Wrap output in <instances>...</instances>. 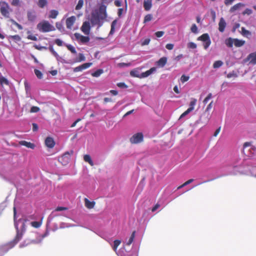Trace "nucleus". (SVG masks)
<instances>
[{
  "instance_id": "nucleus-1",
  "label": "nucleus",
  "mask_w": 256,
  "mask_h": 256,
  "mask_svg": "<svg viewBox=\"0 0 256 256\" xmlns=\"http://www.w3.org/2000/svg\"><path fill=\"white\" fill-rule=\"evenodd\" d=\"M22 234L18 232L14 240L2 246L0 248V250L3 252H6L10 249L12 248L22 239Z\"/></svg>"
},
{
  "instance_id": "nucleus-2",
  "label": "nucleus",
  "mask_w": 256,
  "mask_h": 256,
  "mask_svg": "<svg viewBox=\"0 0 256 256\" xmlns=\"http://www.w3.org/2000/svg\"><path fill=\"white\" fill-rule=\"evenodd\" d=\"M36 28L40 32H48L56 30L54 26L47 20L40 22L37 24Z\"/></svg>"
},
{
  "instance_id": "nucleus-3",
  "label": "nucleus",
  "mask_w": 256,
  "mask_h": 256,
  "mask_svg": "<svg viewBox=\"0 0 256 256\" xmlns=\"http://www.w3.org/2000/svg\"><path fill=\"white\" fill-rule=\"evenodd\" d=\"M243 152L248 157L256 155V148L252 146L250 142H246L243 146Z\"/></svg>"
},
{
  "instance_id": "nucleus-4",
  "label": "nucleus",
  "mask_w": 256,
  "mask_h": 256,
  "mask_svg": "<svg viewBox=\"0 0 256 256\" xmlns=\"http://www.w3.org/2000/svg\"><path fill=\"white\" fill-rule=\"evenodd\" d=\"M104 20L100 18V16L96 13L92 15L90 22L92 25H98V27H100L102 25V21Z\"/></svg>"
},
{
  "instance_id": "nucleus-5",
  "label": "nucleus",
  "mask_w": 256,
  "mask_h": 256,
  "mask_svg": "<svg viewBox=\"0 0 256 256\" xmlns=\"http://www.w3.org/2000/svg\"><path fill=\"white\" fill-rule=\"evenodd\" d=\"M73 154V152L72 150L70 152H66L62 156L58 158V161L62 165H66L70 160V156Z\"/></svg>"
},
{
  "instance_id": "nucleus-6",
  "label": "nucleus",
  "mask_w": 256,
  "mask_h": 256,
  "mask_svg": "<svg viewBox=\"0 0 256 256\" xmlns=\"http://www.w3.org/2000/svg\"><path fill=\"white\" fill-rule=\"evenodd\" d=\"M198 40L204 42V47L206 50L211 44V41L208 34H204L198 38Z\"/></svg>"
},
{
  "instance_id": "nucleus-7",
  "label": "nucleus",
  "mask_w": 256,
  "mask_h": 256,
  "mask_svg": "<svg viewBox=\"0 0 256 256\" xmlns=\"http://www.w3.org/2000/svg\"><path fill=\"white\" fill-rule=\"evenodd\" d=\"M143 134L141 132L137 133L134 134L130 138V142L132 144H138L140 142L143 140Z\"/></svg>"
},
{
  "instance_id": "nucleus-8",
  "label": "nucleus",
  "mask_w": 256,
  "mask_h": 256,
  "mask_svg": "<svg viewBox=\"0 0 256 256\" xmlns=\"http://www.w3.org/2000/svg\"><path fill=\"white\" fill-rule=\"evenodd\" d=\"M210 117L211 116L210 114L208 112L205 111L200 116L199 122L202 124H206L208 123Z\"/></svg>"
},
{
  "instance_id": "nucleus-9",
  "label": "nucleus",
  "mask_w": 256,
  "mask_h": 256,
  "mask_svg": "<svg viewBox=\"0 0 256 256\" xmlns=\"http://www.w3.org/2000/svg\"><path fill=\"white\" fill-rule=\"evenodd\" d=\"M97 14L100 16L101 18L105 20L107 17L106 6L102 4H101L99 7Z\"/></svg>"
},
{
  "instance_id": "nucleus-10",
  "label": "nucleus",
  "mask_w": 256,
  "mask_h": 256,
  "mask_svg": "<svg viewBox=\"0 0 256 256\" xmlns=\"http://www.w3.org/2000/svg\"><path fill=\"white\" fill-rule=\"evenodd\" d=\"M74 36L77 40L82 44H85L90 41V38L88 36H84L78 33H75Z\"/></svg>"
},
{
  "instance_id": "nucleus-11",
  "label": "nucleus",
  "mask_w": 256,
  "mask_h": 256,
  "mask_svg": "<svg viewBox=\"0 0 256 256\" xmlns=\"http://www.w3.org/2000/svg\"><path fill=\"white\" fill-rule=\"evenodd\" d=\"M92 65V62L84 63L80 66L76 67L74 68V72H75L82 71L90 67Z\"/></svg>"
},
{
  "instance_id": "nucleus-12",
  "label": "nucleus",
  "mask_w": 256,
  "mask_h": 256,
  "mask_svg": "<svg viewBox=\"0 0 256 256\" xmlns=\"http://www.w3.org/2000/svg\"><path fill=\"white\" fill-rule=\"evenodd\" d=\"M82 31L85 34H88L90 30V26L88 22H84L81 27Z\"/></svg>"
},
{
  "instance_id": "nucleus-13",
  "label": "nucleus",
  "mask_w": 256,
  "mask_h": 256,
  "mask_svg": "<svg viewBox=\"0 0 256 256\" xmlns=\"http://www.w3.org/2000/svg\"><path fill=\"white\" fill-rule=\"evenodd\" d=\"M76 20V17L72 16L66 20V26L67 28L72 29V26Z\"/></svg>"
},
{
  "instance_id": "nucleus-14",
  "label": "nucleus",
  "mask_w": 256,
  "mask_h": 256,
  "mask_svg": "<svg viewBox=\"0 0 256 256\" xmlns=\"http://www.w3.org/2000/svg\"><path fill=\"white\" fill-rule=\"evenodd\" d=\"M226 25V24L224 19L223 18H221L218 22V30L221 32H223L224 31Z\"/></svg>"
},
{
  "instance_id": "nucleus-15",
  "label": "nucleus",
  "mask_w": 256,
  "mask_h": 256,
  "mask_svg": "<svg viewBox=\"0 0 256 256\" xmlns=\"http://www.w3.org/2000/svg\"><path fill=\"white\" fill-rule=\"evenodd\" d=\"M45 144L49 148H53L55 145V142L53 138L48 137L45 140Z\"/></svg>"
},
{
  "instance_id": "nucleus-16",
  "label": "nucleus",
  "mask_w": 256,
  "mask_h": 256,
  "mask_svg": "<svg viewBox=\"0 0 256 256\" xmlns=\"http://www.w3.org/2000/svg\"><path fill=\"white\" fill-rule=\"evenodd\" d=\"M8 6L6 4L0 7V12L2 16L6 17H8L9 12H8Z\"/></svg>"
},
{
  "instance_id": "nucleus-17",
  "label": "nucleus",
  "mask_w": 256,
  "mask_h": 256,
  "mask_svg": "<svg viewBox=\"0 0 256 256\" xmlns=\"http://www.w3.org/2000/svg\"><path fill=\"white\" fill-rule=\"evenodd\" d=\"M244 6V4L241 2L238 3L236 4H234V6H232L230 8V9L229 12L230 13H234L236 11L238 10L241 7H242Z\"/></svg>"
},
{
  "instance_id": "nucleus-18",
  "label": "nucleus",
  "mask_w": 256,
  "mask_h": 256,
  "mask_svg": "<svg viewBox=\"0 0 256 256\" xmlns=\"http://www.w3.org/2000/svg\"><path fill=\"white\" fill-rule=\"evenodd\" d=\"M156 70L155 67L150 68L149 70L141 74V78L148 76Z\"/></svg>"
},
{
  "instance_id": "nucleus-19",
  "label": "nucleus",
  "mask_w": 256,
  "mask_h": 256,
  "mask_svg": "<svg viewBox=\"0 0 256 256\" xmlns=\"http://www.w3.org/2000/svg\"><path fill=\"white\" fill-rule=\"evenodd\" d=\"M19 144L22 146H25L28 148H30L32 149H34L35 147V145L34 144L30 142H26V140L20 141Z\"/></svg>"
},
{
  "instance_id": "nucleus-20",
  "label": "nucleus",
  "mask_w": 256,
  "mask_h": 256,
  "mask_svg": "<svg viewBox=\"0 0 256 256\" xmlns=\"http://www.w3.org/2000/svg\"><path fill=\"white\" fill-rule=\"evenodd\" d=\"M84 204H85V206L88 208L91 209L94 207V206L95 205V202H90L88 198H84Z\"/></svg>"
},
{
  "instance_id": "nucleus-21",
  "label": "nucleus",
  "mask_w": 256,
  "mask_h": 256,
  "mask_svg": "<svg viewBox=\"0 0 256 256\" xmlns=\"http://www.w3.org/2000/svg\"><path fill=\"white\" fill-rule=\"evenodd\" d=\"M248 58L250 60V62L252 64H256V52L250 54Z\"/></svg>"
},
{
  "instance_id": "nucleus-22",
  "label": "nucleus",
  "mask_w": 256,
  "mask_h": 256,
  "mask_svg": "<svg viewBox=\"0 0 256 256\" xmlns=\"http://www.w3.org/2000/svg\"><path fill=\"white\" fill-rule=\"evenodd\" d=\"M152 0H146L144 1V7L146 10L148 11L150 9L152 6Z\"/></svg>"
},
{
  "instance_id": "nucleus-23",
  "label": "nucleus",
  "mask_w": 256,
  "mask_h": 256,
  "mask_svg": "<svg viewBox=\"0 0 256 256\" xmlns=\"http://www.w3.org/2000/svg\"><path fill=\"white\" fill-rule=\"evenodd\" d=\"M167 62V58L166 57H162L161 58L158 62H157V64L160 66L163 67L164 66Z\"/></svg>"
},
{
  "instance_id": "nucleus-24",
  "label": "nucleus",
  "mask_w": 256,
  "mask_h": 256,
  "mask_svg": "<svg viewBox=\"0 0 256 256\" xmlns=\"http://www.w3.org/2000/svg\"><path fill=\"white\" fill-rule=\"evenodd\" d=\"M130 75L133 77L141 78V74H140L138 69H134L130 72Z\"/></svg>"
},
{
  "instance_id": "nucleus-25",
  "label": "nucleus",
  "mask_w": 256,
  "mask_h": 256,
  "mask_svg": "<svg viewBox=\"0 0 256 256\" xmlns=\"http://www.w3.org/2000/svg\"><path fill=\"white\" fill-rule=\"evenodd\" d=\"M58 14V10H51L50 11V14H49L48 18H49L54 19L57 17Z\"/></svg>"
},
{
  "instance_id": "nucleus-26",
  "label": "nucleus",
  "mask_w": 256,
  "mask_h": 256,
  "mask_svg": "<svg viewBox=\"0 0 256 256\" xmlns=\"http://www.w3.org/2000/svg\"><path fill=\"white\" fill-rule=\"evenodd\" d=\"M28 18L29 21L34 22L36 18V16L34 12H28Z\"/></svg>"
},
{
  "instance_id": "nucleus-27",
  "label": "nucleus",
  "mask_w": 256,
  "mask_h": 256,
  "mask_svg": "<svg viewBox=\"0 0 256 256\" xmlns=\"http://www.w3.org/2000/svg\"><path fill=\"white\" fill-rule=\"evenodd\" d=\"M245 43V41L240 40L237 38L234 39V44L236 47H240L242 46Z\"/></svg>"
},
{
  "instance_id": "nucleus-28",
  "label": "nucleus",
  "mask_w": 256,
  "mask_h": 256,
  "mask_svg": "<svg viewBox=\"0 0 256 256\" xmlns=\"http://www.w3.org/2000/svg\"><path fill=\"white\" fill-rule=\"evenodd\" d=\"M48 4L47 0H38V6L40 8H44L47 6Z\"/></svg>"
},
{
  "instance_id": "nucleus-29",
  "label": "nucleus",
  "mask_w": 256,
  "mask_h": 256,
  "mask_svg": "<svg viewBox=\"0 0 256 256\" xmlns=\"http://www.w3.org/2000/svg\"><path fill=\"white\" fill-rule=\"evenodd\" d=\"M234 42V39L229 38L225 40L226 44L229 48H232Z\"/></svg>"
},
{
  "instance_id": "nucleus-30",
  "label": "nucleus",
  "mask_w": 256,
  "mask_h": 256,
  "mask_svg": "<svg viewBox=\"0 0 256 256\" xmlns=\"http://www.w3.org/2000/svg\"><path fill=\"white\" fill-rule=\"evenodd\" d=\"M84 160L86 162H88L90 166H94V162L90 155L86 154L84 156Z\"/></svg>"
},
{
  "instance_id": "nucleus-31",
  "label": "nucleus",
  "mask_w": 256,
  "mask_h": 256,
  "mask_svg": "<svg viewBox=\"0 0 256 256\" xmlns=\"http://www.w3.org/2000/svg\"><path fill=\"white\" fill-rule=\"evenodd\" d=\"M0 84L2 86H3L4 84L8 86L9 84V82L6 78L3 76H0Z\"/></svg>"
},
{
  "instance_id": "nucleus-32",
  "label": "nucleus",
  "mask_w": 256,
  "mask_h": 256,
  "mask_svg": "<svg viewBox=\"0 0 256 256\" xmlns=\"http://www.w3.org/2000/svg\"><path fill=\"white\" fill-rule=\"evenodd\" d=\"M42 224V221H40V222L34 221V222H30V225L34 228H40Z\"/></svg>"
},
{
  "instance_id": "nucleus-33",
  "label": "nucleus",
  "mask_w": 256,
  "mask_h": 256,
  "mask_svg": "<svg viewBox=\"0 0 256 256\" xmlns=\"http://www.w3.org/2000/svg\"><path fill=\"white\" fill-rule=\"evenodd\" d=\"M28 36H27L28 39L30 40L34 41H36L38 38L36 36L32 35L30 31L27 32Z\"/></svg>"
},
{
  "instance_id": "nucleus-34",
  "label": "nucleus",
  "mask_w": 256,
  "mask_h": 256,
  "mask_svg": "<svg viewBox=\"0 0 256 256\" xmlns=\"http://www.w3.org/2000/svg\"><path fill=\"white\" fill-rule=\"evenodd\" d=\"M223 64V62L221 60H216L213 64V68H217L220 67Z\"/></svg>"
},
{
  "instance_id": "nucleus-35",
  "label": "nucleus",
  "mask_w": 256,
  "mask_h": 256,
  "mask_svg": "<svg viewBox=\"0 0 256 256\" xmlns=\"http://www.w3.org/2000/svg\"><path fill=\"white\" fill-rule=\"evenodd\" d=\"M121 243L120 240H116L114 242L113 250L116 252L118 248V247L120 246Z\"/></svg>"
},
{
  "instance_id": "nucleus-36",
  "label": "nucleus",
  "mask_w": 256,
  "mask_h": 256,
  "mask_svg": "<svg viewBox=\"0 0 256 256\" xmlns=\"http://www.w3.org/2000/svg\"><path fill=\"white\" fill-rule=\"evenodd\" d=\"M135 234H136V231H134L132 232L130 237V238L128 242L126 243L127 245L130 246L133 242L134 238L135 237Z\"/></svg>"
},
{
  "instance_id": "nucleus-37",
  "label": "nucleus",
  "mask_w": 256,
  "mask_h": 256,
  "mask_svg": "<svg viewBox=\"0 0 256 256\" xmlns=\"http://www.w3.org/2000/svg\"><path fill=\"white\" fill-rule=\"evenodd\" d=\"M103 72V70L101 69H99L96 70V72L92 74V76L94 77H98Z\"/></svg>"
},
{
  "instance_id": "nucleus-38",
  "label": "nucleus",
  "mask_w": 256,
  "mask_h": 256,
  "mask_svg": "<svg viewBox=\"0 0 256 256\" xmlns=\"http://www.w3.org/2000/svg\"><path fill=\"white\" fill-rule=\"evenodd\" d=\"M34 72L35 74L36 75V76H37V78H39V79L42 78L43 74L40 70H39L37 69H35Z\"/></svg>"
},
{
  "instance_id": "nucleus-39",
  "label": "nucleus",
  "mask_w": 256,
  "mask_h": 256,
  "mask_svg": "<svg viewBox=\"0 0 256 256\" xmlns=\"http://www.w3.org/2000/svg\"><path fill=\"white\" fill-rule=\"evenodd\" d=\"M152 16L151 14H146L144 18V22L146 23L147 22H148L152 20Z\"/></svg>"
},
{
  "instance_id": "nucleus-40",
  "label": "nucleus",
  "mask_w": 256,
  "mask_h": 256,
  "mask_svg": "<svg viewBox=\"0 0 256 256\" xmlns=\"http://www.w3.org/2000/svg\"><path fill=\"white\" fill-rule=\"evenodd\" d=\"M196 103V100L195 98H193L192 100L190 102V108H191V110L192 111L194 109V106Z\"/></svg>"
},
{
  "instance_id": "nucleus-41",
  "label": "nucleus",
  "mask_w": 256,
  "mask_h": 256,
  "mask_svg": "<svg viewBox=\"0 0 256 256\" xmlns=\"http://www.w3.org/2000/svg\"><path fill=\"white\" fill-rule=\"evenodd\" d=\"M116 24V20H114L112 24H111V29H110V34H112L114 32V26H115V25Z\"/></svg>"
},
{
  "instance_id": "nucleus-42",
  "label": "nucleus",
  "mask_w": 256,
  "mask_h": 256,
  "mask_svg": "<svg viewBox=\"0 0 256 256\" xmlns=\"http://www.w3.org/2000/svg\"><path fill=\"white\" fill-rule=\"evenodd\" d=\"M84 4V0H79L77 5L76 6V10H80Z\"/></svg>"
},
{
  "instance_id": "nucleus-43",
  "label": "nucleus",
  "mask_w": 256,
  "mask_h": 256,
  "mask_svg": "<svg viewBox=\"0 0 256 256\" xmlns=\"http://www.w3.org/2000/svg\"><path fill=\"white\" fill-rule=\"evenodd\" d=\"M66 48L68 49L71 52L72 54H76V52L75 48L70 44H66Z\"/></svg>"
},
{
  "instance_id": "nucleus-44",
  "label": "nucleus",
  "mask_w": 256,
  "mask_h": 256,
  "mask_svg": "<svg viewBox=\"0 0 256 256\" xmlns=\"http://www.w3.org/2000/svg\"><path fill=\"white\" fill-rule=\"evenodd\" d=\"M188 47L189 48L191 49H195L196 48V44L193 42H190L188 44Z\"/></svg>"
},
{
  "instance_id": "nucleus-45",
  "label": "nucleus",
  "mask_w": 256,
  "mask_h": 256,
  "mask_svg": "<svg viewBox=\"0 0 256 256\" xmlns=\"http://www.w3.org/2000/svg\"><path fill=\"white\" fill-rule=\"evenodd\" d=\"M40 110V108L38 106H32L30 110V112L32 113L37 112H38Z\"/></svg>"
},
{
  "instance_id": "nucleus-46",
  "label": "nucleus",
  "mask_w": 256,
  "mask_h": 256,
  "mask_svg": "<svg viewBox=\"0 0 256 256\" xmlns=\"http://www.w3.org/2000/svg\"><path fill=\"white\" fill-rule=\"evenodd\" d=\"M190 78V77L188 76H186L184 74H183L182 76L180 78V81L184 83L186 82H187Z\"/></svg>"
},
{
  "instance_id": "nucleus-47",
  "label": "nucleus",
  "mask_w": 256,
  "mask_h": 256,
  "mask_svg": "<svg viewBox=\"0 0 256 256\" xmlns=\"http://www.w3.org/2000/svg\"><path fill=\"white\" fill-rule=\"evenodd\" d=\"M190 30L194 34H197L198 32V28L196 24H192Z\"/></svg>"
},
{
  "instance_id": "nucleus-48",
  "label": "nucleus",
  "mask_w": 256,
  "mask_h": 256,
  "mask_svg": "<svg viewBox=\"0 0 256 256\" xmlns=\"http://www.w3.org/2000/svg\"><path fill=\"white\" fill-rule=\"evenodd\" d=\"M24 88L25 90L26 91V92L28 93L30 91V84H28V82L26 81H25L24 82Z\"/></svg>"
},
{
  "instance_id": "nucleus-49",
  "label": "nucleus",
  "mask_w": 256,
  "mask_h": 256,
  "mask_svg": "<svg viewBox=\"0 0 256 256\" xmlns=\"http://www.w3.org/2000/svg\"><path fill=\"white\" fill-rule=\"evenodd\" d=\"M85 60V57L82 54H79L78 59L76 60V62H81Z\"/></svg>"
},
{
  "instance_id": "nucleus-50",
  "label": "nucleus",
  "mask_w": 256,
  "mask_h": 256,
  "mask_svg": "<svg viewBox=\"0 0 256 256\" xmlns=\"http://www.w3.org/2000/svg\"><path fill=\"white\" fill-rule=\"evenodd\" d=\"M192 110H191V108H188L184 112H183L181 116H180V118H182L186 116L190 112H191Z\"/></svg>"
},
{
  "instance_id": "nucleus-51",
  "label": "nucleus",
  "mask_w": 256,
  "mask_h": 256,
  "mask_svg": "<svg viewBox=\"0 0 256 256\" xmlns=\"http://www.w3.org/2000/svg\"><path fill=\"white\" fill-rule=\"evenodd\" d=\"M212 94L211 93H210L204 99L203 102L204 104H206L208 101L212 98Z\"/></svg>"
},
{
  "instance_id": "nucleus-52",
  "label": "nucleus",
  "mask_w": 256,
  "mask_h": 256,
  "mask_svg": "<svg viewBox=\"0 0 256 256\" xmlns=\"http://www.w3.org/2000/svg\"><path fill=\"white\" fill-rule=\"evenodd\" d=\"M10 38L14 40H16V41H20L21 40L20 36H19L18 35H17V34L14 35V36H10Z\"/></svg>"
},
{
  "instance_id": "nucleus-53",
  "label": "nucleus",
  "mask_w": 256,
  "mask_h": 256,
  "mask_svg": "<svg viewBox=\"0 0 256 256\" xmlns=\"http://www.w3.org/2000/svg\"><path fill=\"white\" fill-rule=\"evenodd\" d=\"M34 48L38 50H46L47 49V48L46 46H38L36 44L34 45Z\"/></svg>"
},
{
  "instance_id": "nucleus-54",
  "label": "nucleus",
  "mask_w": 256,
  "mask_h": 256,
  "mask_svg": "<svg viewBox=\"0 0 256 256\" xmlns=\"http://www.w3.org/2000/svg\"><path fill=\"white\" fill-rule=\"evenodd\" d=\"M49 49L54 56H56V57L58 56V53L54 50V49L53 48V47L52 46H50Z\"/></svg>"
},
{
  "instance_id": "nucleus-55",
  "label": "nucleus",
  "mask_w": 256,
  "mask_h": 256,
  "mask_svg": "<svg viewBox=\"0 0 256 256\" xmlns=\"http://www.w3.org/2000/svg\"><path fill=\"white\" fill-rule=\"evenodd\" d=\"M68 209V208H66V207L58 206V207H57V208H56L55 211L59 212V211H62V210H67Z\"/></svg>"
},
{
  "instance_id": "nucleus-56",
  "label": "nucleus",
  "mask_w": 256,
  "mask_h": 256,
  "mask_svg": "<svg viewBox=\"0 0 256 256\" xmlns=\"http://www.w3.org/2000/svg\"><path fill=\"white\" fill-rule=\"evenodd\" d=\"M164 34V32L158 31L155 33V35L158 38L162 37Z\"/></svg>"
},
{
  "instance_id": "nucleus-57",
  "label": "nucleus",
  "mask_w": 256,
  "mask_h": 256,
  "mask_svg": "<svg viewBox=\"0 0 256 256\" xmlns=\"http://www.w3.org/2000/svg\"><path fill=\"white\" fill-rule=\"evenodd\" d=\"M54 42L58 46H62V42L60 39L55 40Z\"/></svg>"
},
{
  "instance_id": "nucleus-58",
  "label": "nucleus",
  "mask_w": 256,
  "mask_h": 256,
  "mask_svg": "<svg viewBox=\"0 0 256 256\" xmlns=\"http://www.w3.org/2000/svg\"><path fill=\"white\" fill-rule=\"evenodd\" d=\"M235 0H224V4L226 6L230 5Z\"/></svg>"
},
{
  "instance_id": "nucleus-59",
  "label": "nucleus",
  "mask_w": 256,
  "mask_h": 256,
  "mask_svg": "<svg viewBox=\"0 0 256 256\" xmlns=\"http://www.w3.org/2000/svg\"><path fill=\"white\" fill-rule=\"evenodd\" d=\"M117 86L120 88H127L128 86L124 82H119Z\"/></svg>"
},
{
  "instance_id": "nucleus-60",
  "label": "nucleus",
  "mask_w": 256,
  "mask_h": 256,
  "mask_svg": "<svg viewBox=\"0 0 256 256\" xmlns=\"http://www.w3.org/2000/svg\"><path fill=\"white\" fill-rule=\"evenodd\" d=\"M174 47V44H168L166 46V48L168 50H172L173 49Z\"/></svg>"
},
{
  "instance_id": "nucleus-61",
  "label": "nucleus",
  "mask_w": 256,
  "mask_h": 256,
  "mask_svg": "<svg viewBox=\"0 0 256 256\" xmlns=\"http://www.w3.org/2000/svg\"><path fill=\"white\" fill-rule=\"evenodd\" d=\"M212 102H211L207 106V108H206L205 111L206 112H208V111L212 109Z\"/></svg>"
},
{
  "instance_id": "nucleus-62",
  "label": "nucleus",
  "mask_w": 256,
  "mask_h": 256,
  "mask_svg": "<svg viewBox=\"0 0 256 256\" xmlns=\"http://www.w3.org/2000/svg\"><path fill=\"white\" fill-rule=\"evenodd\" d=\"M20 4V0H12V5L14 6H17Z\"/></svg>"
},
{
  "instance_id": "nucleus-63",
  "label": "nucleus",
  "mask_w": 256,
  "mask_h": 256,
  "mask_svg": "<svg viewBox=\"0 0 256 256\" xmlns=\"http://www.w3.org/2000/svg\"><path fill=\"white\" fill-rule=\"evenodd\" d=\"M12 22H13L14 24L18 28V29H19V30L22 29V26L20 24H18L17 22H16L14 20H12Z\"/></svg>"
},
{
  "instance_id": "nucleus-64",
  "label": "nucleus",
  "mask_w": 256,
  "mask_h": 256,
  "mask_svg": "<svg viewBox=\"0 0 256 256\" xmlns=\"http://www.w3.org/2000/svg\"><path fill=\"white\" fill-rule=\"evenodd\" d=\"M150 40L149 38L145 39L142 44V46L147 45L150 43Z\"/></svg>"
}]
</instances>
